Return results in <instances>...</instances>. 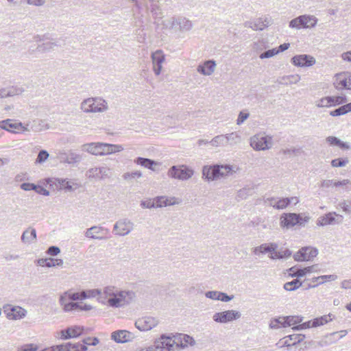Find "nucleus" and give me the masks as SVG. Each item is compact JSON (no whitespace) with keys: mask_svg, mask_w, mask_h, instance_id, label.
Segmentation results:
<instances>
[{"mask_svg":"<svg viewBox=\"0 0 351 351\" xmlns=\"http://www.w3.org/2000/svg\"><path fill=\"white\" fill-rule=\"evenodd\" d=\"M36 231L33 228H28L21 235V241L24 243L30 244L36 240Z\"/></svg>","mask_w":351,"mask_h":351,"instance_id":"a878e982","label":"nucleus"},{"mask_svg":"<svg viewBox=\"0 0 351 351\" xmlns=\"http://www.w3.org/2000/svg\"><path fill=\"white\" fill-rule=\"evenodd\" d=\"M102 144V143H91L84 144L82 147L83 151L87 152L93 155L101 156V147Z\"/></svg>","mask_w":351,"mask_h":351,"instance_id":"bb28decb","label":"nucleus"},{"mask_svg":"<svg viewBox=\"0 0 351 351\" xmlns=\"http://www.w3.org/2000/svg\"><path fill=\"white\" fill-rule=\"evenodd\" d=\"M328 317H330V314L328 315H323L319 317L315 318L313 320L302 323L299 325L293 326L292 329L295 331H298L303 329L309 328L311 327L320 326L325 324H327L329 321L332 320L331 318L328 319Z\"/></svg>","mask_w":351,"mask_h":351,"instance_id":"9d476101","label":"nucleus"},{"mask_svg":"<svg viewBox=\"0 0 351 351\" xmlns=\"http://www.w3.org/2000/svg\"><path fill=\"white\" fill-rule=\"evenodd\" d=\"M304 20H306L305 18V15L300 16L294 19H292L289 22V27L291 28L300 29L304 28L306 25V22H304Z\"/></svg>","mask_w":351,"mask_h":351,"instance_id":"58836bf2","label":"nucleus"},{"mask_svg":"<svg viewBox=\"0 0 351 351\" xmlns=\"http://www.w3.org/2000/svg\"><path fill=\"white\" fill-rule=\"evenodd\" d=\"M49 156V153L46 150L42 149L38 152L37 158L36 160V163H43L47 160Z\"/></svg>","mask_w":351,"mask_h":351,"instance_id":"4d7b16f0","label":"nucleus"},{"mask_svg":"<svg viewBox=\"0 0 351 351\" xmlns=\"http://www.w3.org/2000/svg\"><path fill=\"white\" fill-rule=\"evenodd\" d=\"M328 96L323 97L317 101L316 106L318 108H330V101H328Z\"/></svg>","mask_w":351,"mask_h":351,"instance_id":"0e129e2a","label":"nucleus"},{"mask_svg":"<svg viewBox=\"0 0 351 351\" xmlns=\"http://www.w3.org/2000/svg\"><path fill=\"white\" fill-rule=\"evenodd\" d=\"M100 169V180L105 179L110 177V170L106 167H99Z\"/></svg>","mask_w":351,"mask_h":351,"instance_id":"338daca9","label":"nucleus"},{"mask_svg":"<svg viewBox=\"0 0 351 351\" xmlns=\"http://www.w3.org/2000/svg\"><path fill=\"white\" fill-rule=\"evenodd\" d=\"M37 264L46 267H60L63 265V260L53 258H39L37 260Z\"/></svg>","mask_w":351,"mask_h":351,"instance_id":"393cba45","label":"nucleus"},{"mask_svg":"<svg viewBox=\"0 0 351 351\" xmlns=\"http://www.w3.org/2000/svg\"><path fill=\"white\" fill-rule=\"evenodd\" d=\"M288 337L290 340L293 341L292 345L294 346L302 342L304 339L305 335L303 334H293L290 335Z\"/></svg>","mask_w":351,"mask_h":351,"instance_id":"13d9d810","label":"nucleus"},{"mask_svg":"<svg viewBox=\"0 0 351 351\" xmlns=\"http://www.w3.org/2000/svg\"><path fill=\"white\" fill-rule=\"evenodd\" d=\"M250 116V114L246 112L241 111L239 112L238 118L237 119V124H242Z\"/></svg>","mask_w":351,"mask_h":351,"instance_id":"69168bd1","label":"nucleus"},{"mask_svg":"<svg viewBox=\"0 0 351 351\" xmlns=\"http://www.w3.org/2000/svg\"><path fill=\"white\" fill-rule=\"evenodd\" d=\"M328 101H330V108L346 104L348 97L346 95L328 96Z\"/></svg>","mask_w":351,"mask_h":351,"instance_id":"f704fd0d","label":"nucleus"},{"mask_svg":"<svg viewBox=\"0 0 351 351\" xmlns=\"http://www.w3.org/2000/svg\"><path fill=\"white\" fill-rule=\"evenodd\" d=\"M167 175L171 178L186 180L192 177L193 170L186 165H173L168 170Z\"/></svg>","mask_w":351,"mask_h":351,"instance_id":"423d86ee","label":"nucleus"},{"mask_svg":"<svg viewBox=\"0 0 351 351\" xmlns=\"http://www.w3.org/2000/svg\"><path fill=\"white\" fill-rule=\"evenodd\" d=\"M81 109L86 113L103 112L108 110V104L101 97H90L82 102Z\"/></svg>","mask_w":351,"mask_h":351,"instance_id":"7ed1b4c3","label":"nucleus"},{"mask_svg":"<svg viewBox=\"0 0 351 351\" xmlns=\"http://www.w3.org/2000/svg\"><path fill=\"white\" fill-rule=\"evenodd\" d=\"M0 128L10 132L27 130L21 122H16L10 119L0 121Z\"/></svg>","mask_w":351,"mask_h":351,"instance_id":"f3484780","label":"nucleus"},{"mask_svg":"<svg viewBox=\"0 0 351 351\" xmlns=\"http://www.w3.org/2000/svg\"><path fill=\"white\" fill-rule=\"evenodd\" d=\"M3 312L9 319L16 320L21 319L25 317L27 311L19 306H12L11 304H5L3 307Z\"/></svg>","mask_w":351,"mask_h":351,"instance_id":"1a4fd4ad","label":"nucleus"},{"mask_svg":"<svg viewBox=\"0 0 351 351\" xmlns=\"http://www.w3.org/2000/svg\"><path fill=\"white\" fill-rule=\"evenodd\" d=\"M292 199H295V205L299 202L297 197H282L278 199L277 202L275 203L274 208L278 210L286 208L292 202Z\"/></svg>","mask_w":351,"mask_h":351,"instance_id":"7c9ffc66","label":"nucleus"},{"mask_svg":"<svg viewBox=\"0 0 351 351\" xmlns=\"http://www.w3.org/2000/svg\"><path fill=\"white\" fill-rule=\"evenodd\" d=\"M232 171L230 165H206L202 169V178L208 181H213L228 176Z\"/></svg>","mask_w":351,"mask_h":351,"instance_id":"f257e3e1","label":"nucleus"},{"mask_svg":"<svg viewBox=\"0 0 351 351\" xmlns=\"http://www.w3.org/2000/svg\"><path fill=\"white\" fill-rule=\"evenodd\" d=\"M143 174L140 171H134L132 172H127L123 173V178L127 181H132L134 179L141 178Z\"/></svg>","mask_w":351,"mask_h":351,"instance_id":"de8ad7c7","label":"nucleus"},{"mask_svg":"<svg viewBox=\"0 0 351 351\" xmlns=\"http://www.w3.org/2000/svg\"><path fill=\"white\" fill-rule=\"evenodd\" d=\"M271 23V18H258L254 21V30H263L264 28L268 27Z\"/></svg>","mask_w":351,"mask_h":351,"instance_id":"c9c22d12","label":"nucleus"},{"mask_svg":"<svg viewBox=\"0 0 351 351\" xmlns=\"http://www.w3.org/2000/svg\"><path fill=\"white\" fill-rule=\"evenodd\" d=\"M67 346H69V350L71 351H86L87 347L80 343H71L70 342L67 343Z\"/></svg>","mask_w":351,"mask_h":351,"instance_id":"603ef678","label":"nucleus"},{"mask_svg":"<svg viewBox=\"0 0 351 351\" xmlns=\"http://www.w3.org/2000/svg\"><path fill=\"white\" fill-rule=\"evenodd\" d=\"M24 90L21 88L10 87L0 89V99L21 94Z\"/></svg>","mask_w":351,"mask_h":351,"instance_id":"c756f323","label":"nucleus"},{"mask_svg":"<svg viewBox=\"0 0 351 351\" xmlns=\"http://www.w3.org/2000/svg\"><path fill=\"white\" fill-rule=\"evenodd\" d=\"M134 296L132 291H117L115 295L107 299L106 302L111 307L119 308L128 304Z\"/></svg>","mask_w":351,"mask_h":351,"instance_id":"20e7f679","label":"nucleus"},{"mask_svg":"<svg viewBox=\"0 0 351 351\" xmlns=\"http://www.w3.org/2000/svg\"><path fill=\"white\" fill-rule=\"evenodd\" d=\"M111 338L117 343H123L132 341L134 335L128 330H120L113 332L111 334Z\"/></svg>","mask_w":351,"mask_h":351,"instance_id":"aec40b11","label":"nucleus"},{"mask_svg":"<svg viewBox=\"0 0 351 351\" xmlns=\"http://www.w3.org/2000/svg\"><path fill=\"white\" fill-rule=\"evenodd\" d=\"M337 335L338 332H334L325 335L324 339L319 342V345L320 346H326L333 343H335L337 341L339 340L338 337H336Z\"/></svg>","mask_w":351,"mask_h":351,"instance_id":"e433bc0d","label":"nucleus"},{"mask_svg":"<svg viewBox=\"0 0 351 351\" xmlns=\"http://www.w3.org/2000/svg\"><path fill=\"white\" fill-rule=\"evenodd\" d=\"M280 219V226L282 228L289 229L296 225L304 226L310 220V217H303L302 213H283Z\"/></svg>","mask_w":351,"mask_h":351,"instance_id":"f03ea898","label":"nucleus"},{"mask_svg":"<svg viewBox=\"0 0 351 351\" xmlns=\"http://www.w3.org/2000/svg\"><path fill=\"white\" fill-rule=\"evenodd\" d=\"M343 221V215L332 212L319 217L317 221V225L319 226H325L327 225L340 224Z\"/></svg>","mask_w":351,"mask_h":351,"instance_id":"9b49d317","label":"nucleus"},{"mask_svg":"<svg viewBox=\"0 0 351 351\" xmlns=\"http://www.w3.org/2000/svg\"><path fill=\"white\" fill-rule=\"evenodd\" d=\"M73 338L80 337L84 332V327L80 326H72L69 327Z\"/></svg>","mask_w":351,"mask_h":351,"instance_id":"864d4df0","label":"nucleus"},{"mask_svg":"<svg viewBox=\"0 0 351 351\" xmlns=\"http://www.w3.org/2000/svg\"><path fill=\"white\" fill-rule=\"evenodd\" d=\"M291 251L289 249H285L284 250H275L274 254H271L269 256V258L271 259H282V258H287L291 256Z\"/></svg>","mask_w":351,"mask_h":351,"instance_id":"a19ab883","label":"nucleus"},{"mask_svg":"<svg viewBox=\"0 0 351 351\" xmlns=\"http://www.w3.org/2000/svg\"><path fill=\"white\" fill-rule=\"evenodd\" d=\"M153 70L156 75H160L162 69V64L165 60V55L161 50H157L152 54Z\"/></svg>","mask_w":351,"mask_h":351,"instance_id":"412c9836","label":"nucleus"},{"mask_svg":"<svg viewBox=\"0 0 351 351\" xmlns=\"http://www.w3.org/2000/svg\"><path fill=\"white\" fill-rule=\"evenodd\" d=\"M349 162L348 158H338L331 161V165L333 167H342Z\"/></svg>","mask_w":351,"mask_h":351,"instance_id":"09e8293b","label":"nucleus"},{"mask_svg":"<svg viewBox=\"0 0 351 351\" xmlns=\"http://www.w3.org/2000/svg\"><path fill=\"white\" fill-rule=\"evenodd\" d=\"M291 63L298 67L311 66L315 64V59L307 54H301L294 56L291 60Z\"/></svg>","mask_w":351,"mask_h":351,"instance_id":"4468645a","label":"nucleus"},{"mask_svg":"<svg viewBox=\"0 0 351 351\" xmlns=\"http://www.w3.org/2000/svg\"><path fill=\"white\" fill-rule=\"evenodd\" d=\"M241 314L235 310H228L222 312L215 313L213 319L215 322L226 324L239 319Z\"/></svg>","mask_w":351,"mask_h":351,"instance_id":"0eeeda50","label":"nucleus"},{"mask_svg":"<svg viewBox=\"0 0 351 351\" xmlns=\"http://www.w3.org/2000/svg\"><path fill=\"white\" fill-rule=\"evenodd\" d=\"M123 150L121 145L103 143L101 147V154L103 155L111 154Z\"/></svg>","mask_w":351,"mask_h":351,"instance_id":"c85d7f7f","label":"nucleus"},{"mask_svg":"<svg viewBox=\"0 0 351 351\" xmlns=\"http://www.w3.org/2000/svg\"><path fill=\"white\" fill-rule=\"evenodd\" d=\"M46 252L51 256H57L60 253V249L58 246L52 245L47 249Z\"/></svg>","mask_w":351,"mask_h":351,"instance_id":"774afa93","label":"nucleus"},{"mask_svg":"<svg viewBox=\"0 0 351 351\" xmlns=\"http://www.w3.org/2000/svg\"><path fill=\"white\" fill-rule=\"evenodd\" d=\"M158 324V320L152 317H143L135 322V326L141 331H147Z\"/></svg>","mask_w":351,"mask_h":351,"instance_id":"dca6fc26","label":"nucleus"},{"mask_svg":"<svg viewBox=\"0 0 351 351\" xmlns=\"http://www.w3.org/2000/svg\"><path fill=\"white\" fill-rule=\"evenodd\" d=\"M350 79H351V73L349 72L337 73L335 75V82H334V85L339 90L343 89L351 90Z\"/></svg>","mask_w":351,"mask_h":351,"instance_id":"ddd939ff","label":"nucleus"},{"mask_svg":"<svg viewBox=\"0 0 351 351\" xmlns=\"http://www.w3.org/2000/svg\"><path fill=\"white\" fill-rule=\"evenodd\" d=\"M179 25L182 31L190 30L193 26L191 21L186 19H181L179 22Z\"/></svg>","mask_w":351,"mask_h":351,"instance_id":"6e6d98bb","label":"nucleus"},{"mask_svg":"<svg viewBox=\"0 0 351 351\" xmlns=\"http://www.w3.org/2000/svg\"><path fill=\"white\" fill-rule=\"evenodd\" d=\"M58 158L61 162L75 165L79 163L82 158V156L71 149L61 150L58 154Z\"/></svg>","mask_w":351,"mask_h":351,"instance_id":"f8f14e48","label":"nucleus"},{"mask_svg":"<svg viewBox=\"0 0 351 351\" xmlns=\"http://www.w3.org/2000/svg\"><path fill=\"white\" fill-rule=\"evenodd\" d=\"M166 197L158 196L154 199L155 208H161L166 206Z\"/></svg>","mask_w":351,"mask_h":351,"instance_id":"bf43d9fd","label":"nucleus"},{"mask_svg":"<svg viewBox=\"0 0 351 351\" xmlns=\"http://www.w3.org/2000/svg\"><path fill=\"white\" fill-rule=\"evenodd\" d=\"M316 266L317 265H315L312 266L306 267L304 268H295V267H292L289 269V271L292 272L289 275L293 278L296 277L298 278H300L306 276L307 274L315 271Z\"/></svg>","mask_w":351,"mask_h":351,"instance_id":"5701e85b","label":"nucleus"},{"mask_svg":"<svg viewBox=\"0 0 351 351\" xmlns=\"http://www.w3.org/2000/svg\"><path fill=\"white\" fill-rule=\"evenodd\" d=\"M133 228V223L129 220L123 219L116 222L114 225V231L115 234L119 236H125L128 234Z\"/></svg>","mask_w":351,"mask_h":351,"instance_id":"a211bd4d","label":"nucleus"},{"mask_svg":"<svg viewBox=\"0 0 351 351\" xmlns=\"http://www.w3.org/2000/svg\"><path fill=\"white\" fill-rule=\"evenodd\" d=\"M63 295H64L71 301L83 300L87 298L85 290L75 293H69V291H66Z\"/></svg>","mask_w":351,"mask_h":351,"instance_id":"4c0bfd02","label":"nucleus"},{"mask_svg":"<svg viewBox=\"0 0 351 351\" xmlns=\"http://www.w3.org/2000/svg\"><path fill=\"white\" fill-rule=\"evenodd\" d=\"M276 49L273 48L271 49L267 50L264 51L263 53H261L259 56V58L261 59H265V58H271L274 56L276 55Z\"/></svg>","mask_w":351,"mask_h":351,"instance_id":"e2e57ef3","label":"nucleus"},{"mask_svg":"<svg viewBox=\"0 0 351 351\" xmlns=\"http://www.w3.org/2000/svg\"><path fill=\"white\" fill-rule=\"evenodd\" d=\"M56 42L55 41H47L45 43H43L41 45H38L36 49L40 52H47L50 51L51 49H53L54 47L58 46Z\"/></svg>","mask_w":351,"mask_h":351,"instance_id":"c03bdc74","label":"nucleus"},{"mask_svg":"<svg viewBox=\"0 0 351 351\" xmlns=\"http://www.w3.org/2000/svg\"><path fill=\"white\" fill-rule=\"evenodd\" d=\"M134 162L137 165H140L152 171H155L154 166L157 165V162L155 160L143 157H137L134 159Z\"/></svg>","mask_w":351,"mask_h":351,"instance_id":"cd10ccee","label":"nucleus"},{"mask_svg":"<svg viewBox=\"0 0 351 351\" xmlns=\"http://www.w3.org/2000/svg\"><path fill=\"white\" fill-rule=\"evenodd\" d=\"M182 345L183 348L187 347L189 345L193 346L195 344V339L189 335L182 334Z\"/></svg>","mask_w":351,"mask_h":351,"instance_id":"5fc2aeb1","label":"nucleus"},{"mask_svg":"<svg viewBox=\"0 0 351 351\" xmlns=\"http://www.w3.org/2000/svg\"><path fill=\"white\" fill-rule=\"evenodd\" d=\"M216 62L213 60H208L204 62V64H199L197 71L204 75H210L215 70Z\"/></svg>","mask_w":351,"mask_h":351,"instance_id":"4be33fe9","label":"nucleus"},{"mask_svg":"<svg viewBox=\"0 0 351 351\" xmlns=\"http://www.w3.org/2000/svg\"><path fill=\"white\" fill-rule=\"evenodd\" d=\"M250 146L256 151H265L272 147V137L262 134H256L250 138Z\"/></svg>","mask_w":351,"mask_h":351,"instance_id":"39448f33","label":"nucleus"},{"mask_svg":"<svg viewBox=\"0 0 351 351\" xmlns=\"http://www.w3.org/2000/svg\"><path fill=\"white\" fill-rule=\"evenodd\" d=\"M83 344L86 346H97L99 341L97 337H87L83 339Z\"/></svg>","mask_w":351,"mask_h":351,"instance_id":"052dcab7","label":"nucleus"},{"mask_svg":"<svg viewBox=\"0 0 351 351\" xmlns=\"http://www.w3.org/2000/svg\"><path fill=\"white\" fill-rule=\"evenodd\" d=\"M156 351H175L171 343V335H162L154 343Z\"/></svg>","mask_w":351,"mask_h":351,"instance_id":"2eb2a0df","label":"nucleus"},{"mask_svg":"<svg viewBox=\"0 0 351 351\" xmlns=\"http://www.w3.org/2000/svg\"><path fill=\"white\" fill-rule=\"evenodd\" d=\"M100 169L99 167H94L86 171V176L88 178H95L100 180Z\"/></svg>","mask_w":351,"mask_h":351,"instance_id":"3c124183","label":"nucleus"},{"mask_svg":"<svg viewBox=\"0 0 351 351\" xmlns=\"http://www.w3.org/2000/svg\"><path fill=\"white\" fill-rule=\"evenodd\" d=\"M254 193V186H245L238 191L236 199L237 201L245 199L249 196H252Z\"/></svg>","mask_w":351,"mask_h":351,"instance_id":"2f4dec72","label":"nucleus"},{"mask_svg":"<svg viewBox=\"0 0 351 351\" xmlns=\"http://www.w3.org/2000/svg\"><path fill=\"white\" fill-rule=\"evenodd\" d=\"M318 254V250L315 247H304L293 254V258L295 261H309Z\"/></svg>","mask_w":351,"mask_h":351,"instance_id":"6e6552de","label":"nucleus"},{"mask_svg":"<svg viewBox=\"0 0 351 351\" xmlns=\"http://www.w3.org/2000/svg\"><path fill=\"white\" fill-rule=\"evenodd\" d=\"M305 18L306 20H304V22H306V25L304 28H308L314 27L317 23V19L315 16H306Z\"/></svg>","mask_w":351,"mask_h":351,"instance_id":"680f3d73","label":"nucleus"},{"mask_svg":"<svg viewBox=\"0 0 351 351\" xmlns=\"http://www.w3.org/2000/svg\"><path fill=\"white\" fill-rule=\"evenodd\" d=\"M171 343L172 347L174 346L178 349H183L182 333H177L176 335L171 334Z\"/></svg>","mask_w":351,"mask_h":351,"instance_id":"37998d69","label":"nucleus"},{"mask_svg":"<svg viewBox=\"0 0 351 351\" xmlns=\"http://www.w3.org/2000/svg\"><path fill=\"white\" fill-rule=\"evenodd\" d=\"M351 112V102L341 106L338 108H336L329 112V114L332 117H339L344 115Z\"/></svg>","mask_w":351,"mask_h":351,"instance_id":"473e14b6","label":"nucleus"},{"mask_svg":"<svg viewBox=\"0 0 351 351\" xmlns=\"http://www.w3.org/2000/svg\"><path fill=\"white\" fill-rule=\"evenodd\" d=\"M210 143L215 147L224 145L226 144V137L223 134L216 136L210 141Z\"/></svg>","mask_w":351,"mask_h":351,"instance_id":"8fccbe9b","label":"nucleus"},{"mask_svg":"<svg viewBox=\"0 0 351 351\" xmlns=\"http://www.w3.org/2000/svg\"><path fill=\"white\" fill-rule=\"evenodd\" d=\"M108 233V230L101 226H92L88 228L85 232V237L87 238L98 240H104L106 237L103 236L104 234Z\"/></svg>","mask_w":351,"mask_h":351,"instance_id":"6ab92c4d","label":"nucleus"},{"mask_svg":"<svg viewBox=\"0 0 351 351\" xmlns=\"http://www.w3.org/2000/svg\"><path fill=\"white\" fill-rule=\"evenodd\" d=\"M226 137V144L236 145L241 142V136L236 132H232L224 135Z\"/></svg>","mask_w":351,"mask_h":351,"instance_id":"a18cd8bd","label":"nucleus"},{"mask_svg":"<svg viewBox=\"0 0 351 351\" xmlns=\"http://www.w3.org/2000/svg\"><path fill=\"white\" fill-rule=\"evenodd\" d=\"M69 300L64 295H61L60 297V304L63 306V310L65 312H69L71 311L78 310L80 311V303L68 302Z\"/></svg>","mask_w":351,"mask_h":351,"instance_id":"b1692460","label":"nucleus"},{"mask_svg":"<svg viewBox=\"0 0 351 351\" xmlns=\"http://www.w3.org/2000/svg\"><path fill=\"white\" fill-rule=\"evenodd\" d=\"M283 319H284V322L282 324V327L285 328L287 326H290L291 325L301 323L303 321L304 317L301 315H295V316L289 315V316L283 317Z\"/></svg>","mask_w":351,"mask_h":351,"instance_id":"72a5a7b5","label":"nucleus"},{"mask_svg":"<svg viewBox=\"0 0 351 351\" xmlns=\"http://www.w3.org/2000/svg\"><path fill=\"white\" fill-rule=\"evenodd\" d=\"M259 248H261V253H271V254H274L275 250L278 248V245L276 243H263L259 245Z\"/></svg>","mask_w":351,"mask_h":351,"instance_id":"79ce46f5","label":"nucleus"},{"mask_svg":"<svg viewBox=\"0 0 351 351\" xmlns=\"http://www.w3.org/2000/svg\"><path fill=\"white\" fill-rule=\"evenodd\" d=\"M300 77L298 75L284 76L281 78V80L279 82V84L285 85L295 84L300 80Z\"/></svg>","mask_w":351,"mask_h":351,"instance_id":"49530a36","label":"nucleus"},{"mask_svg":"<svg viewBox=\"0 0 351 351\" xmlns=\"http://www.w3.org/2000/svg\"><path fill=\"white\" fill-rule=\"evenodd\" d=\"M304 282H301L299 278L293 280L292 281L287 282L284 285V289L288 291H293L303 285Z\"/></svg>","mask_w":351,"mask_h":351,"instance_id":"ea45409f","label":"nucleus"}]
</instances>
